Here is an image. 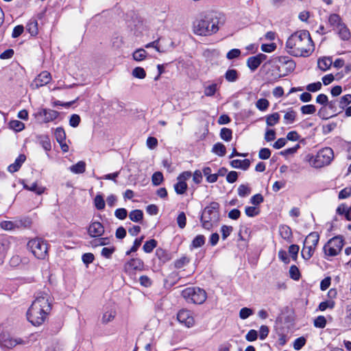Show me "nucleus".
<instances>
[{
  "mask_svg": "<svg viewBox=\"0 0 351 351\" xmlns=\"http://www.w3.org/2000/svg\"><path fill=\"white\" fill-rule=\"evenodd\" d=\"M279 232L282 238L284 239H289L292 236L291 228L286 225H282L280 226Z\"/></svg>",
  "mask_w": 351,
  "mask_h": 351,
  "instance_id": "c9c22d12",
  "label": "nucleus"
},
{
  "mask_svg": "<svg viewBox=\"0 0 351 351\" xmlns=\"http://www.w3.org/2000/svg\"><path fill=\"white\" fill-rule=\"evenodd\" d=\"M212 152L219 156H223L226 153V148L222 143H217L213 145Z\"/></svg>",
  "mask_w": 351,
  "mask_h": 351,
  "instance_id": "72a5a7b5",
  "label": "nucleus"
},
{
  "mask_svg": "<svg viewBox=\"0 0 351 351\" xmlns=\"http://www.w3.org/2000/svg\"><path fill=\"white\" fill-rule=\"evenodd\" d=\"M287 53L295 57H308L315 49L309 32L300 30L292 34L286 42Z\"/></svg>",
  "mask_w": 351,
  "mask_h": 351,
  "instance_id": "f03ea898",
  "label": "nucleus"
},
{
  "mask_svg": "<svg viewBox=\"0 0 351 351\" xmlns=\"http://www.w3.org/2000/svg\"><path fill=\"white\" fill-rule=\"evenodd\" d=\"M237 191L241 197H244L251 193V189L247 184H241L238 187Z\"/></svg>",
  "mask_w": 351,
  "mask_h": 351,
  "instance_id": "79ce46f5",
  "label": "nucleus"
},
{
  "mask_svg": "<svg viewBox=\"0 0 351 351\" xmlns=\"http://www.w3.org/2000/svg\"><path fill=\"white\" fill-rule=\"evenodd\" d=\"M182 296L188 303L202 304L206 300V291L199 287H190L182 291Z\"/></svg>",
  "mask_w": 351,
  "mask_h": 351,
  "instance_id": "423d86ee",
  "label": "nucleus"
},
{
  "mask_svg": "<svg viewBox=\"0 0 351 351\" xmlns=\"http://www.w3.org/2000/svg\"><path fill=\"white\" fill-rule=\"evenodd\" d=\"M27 248L38 259H45L48 253V245L40 238L31 239L27 243Z\"/></svg>",
  "mask_w": 351,
  "mask_h": 351,
  "instance_id": "0eeeda50",
  "label": "nucleus"
},
{
  "mask_svg": "<svg viewBox=\"0 0 351 351\" xmlns=\"http://www.w3.org/2000/svg\"><path fill=\"white\" fill-rule=\"evenodd\" d=\"M319 240V235L316 232H311L305 239L304 243L307 245L317 247Z\"/></svg>",
  "mask_w": 351,
  "mask_h": 351,
  "instance_id": "5701e85b",
  "label": "nucleus"
},
{
  "mask_svg": "<svg viewBox=\"0 0 351 351\" xmlns=\"http://www.w3.org/2000/svg\"><path fill=\"white\" fill-rule=\"evenodd\" d=\"M27 30L32 36H36L38 34V23L36 19H31L26 26Z\"/></svg>",
  "mask_w": 351,
  "mask_h": 351,
  "instance_id": "c85d7f7f",
  "label": "nucleus"
},
{
  "mask_svg": "<svg viewBox=\"0 0 351 351\" xmlns=\"http://www.w3.org/2000/svg\"><path fill=\"white\" fill-rule=\"evenodd\" d=\"M31 221L29 219H16L14 221H2L0 227L4 230L12 231L22 228L30 226Z\"/></svg>",
  "mask_w": 351,
  "mask_h": 351,
  "instance_id": "1a4fd4ad",
  "label": "nucleus"
},
{
  "mask_svg": "<svg viewBox=\"0 0 351 351\" xmlns=\"http://www.w3.org/2000/svg\"><path fill=\"white\" fill-rule=\"evenodd\" d=\"M290 277L295 280H298L300 278V273L298 268L295 265H291L289 269Z\"/></svg>",
  "mask_w": 351,
  "mask_h": 351,
  "instance_id": "5fc2aeb1",
  "label": "nucleus"
},
{
  "mask_svg": "<svg viewBox=\"0 0 351 351\" xmlns=\"http://www.w3.org/2000/svg\"><path fill=\"white\" fill-rule=\"evenodd\" d=\"M188 188L187 184L186 182H182L180 180H178L177 183L174 184V189L177 194L182 195L184 194Z\"/></svg>",
  "mask_w": 351,
  "mask_h": 351,
  "instance_id": "f704fd0d",
  "label": "nucleus"
},
{
  "mask_svg": "<svg viewBox=\"0 0 351 351\" xmlns=\"http://www.w3.org/2000/svg\"><path fill=\"white\" fill-rule=\"evenodd\" d=\"M51 80V74L48 71H43L33 80L31 87L33 89L38 88L49 83Z\"/></svg>",
  "mask_w": 351,
  "mask_h": 351,
  "instance_id": "4468645a",
  "label": "nucleus"
},
{
  "mask_svg": "<svg viewBox=\"0 0 351 351\" xmlns=\"http://www.w3.org/2000/svg\"><path fill=\"white\" fill-rule=\"evenodd\" d=\"M328 22L331 26L333 27V29H335L338 28L339 26L342 24L341 17L337 14H332L330 15L328 19Z\"/></svg>",
  "mask_w": 351,
  "mask_h": 351,
  "instance_id": "2f4dec72",
  "label": "nucleus"
},
{
  "mask_svg": "<svg viewBox=\"0 0 351 351\" xmlns=\"http://www.w3.org/2000/svg\"><path fill=\"white\" fill-rule=\"evenodd\" d=\"M156 255L160 260L164 262L169 260V256L167 252L162 248H158L156 250Z\"/></svg>",
  "mask_w": 351,
  "mask_h": 351,
  "instance_id": "e2e57ef3",
  "label": "nucleus"
},
{
  "mask_svg": "<svg viewBox=\"0 0 351 351\" xmlns=\"http://www.w3.org/2000/svg\"><path fill=\"white\" fill-rule=\"evenodd\" d=\"M230 164L233 168L241 169L243 170H247L250 165V162L248 159H245L243 160L236 159V160H232Z\"/></svg>",
  "mask_w": 351,
  "mask_h": 351,
  "instance_id": "aec40b11",
  "label": "nucleus"
},
{
  "mask_svg": "<svg viewBox=\"0 0 351 351\" xmlns=\"http://www.w3.org/2000/svg\"><path fill=\"white\" fill-rule=\"evenodd\" d=\"M219 85L217 83H211L204 86V94L206 97H212L215 95L219 90Z\"/></svg>",
  "mask_w": 351,
  "mask_h": 351,
  "instance_id": "a211bd4d",
  "label": "nucleus"
},
{
  "mask_svg": "<svg viewBox=\"0 0 351 351\" xmlns=\"http://www.w3.org/2000/svg\"><path fill=\"white\" fill-rule=\"evenodd\" d=\"M54 135L58 143H62L66 140V134L62 128H57Z\"/></svg>",
  "mask_w": 351,
  "mask_h": 351,
  "instance_id": "a19ab883",
  "label": "nucleus"
},
{
  "mask_svg": "<svg viewBox=\"0 0 351 351\" xmlns=\"http://www.w3.org/2000/svg\"><path fill=\"white\" fill-rule=\"evenodd\" d=\"M51 298L48 289L37 291L35 300L27 312L28 321L36 326L42 325L51 311Z\"/></svg>",
  "mask_w": 351,
  "mask_h": 351,
  "instance_id": "f257e3e1",
  "label": "nucleus"
},
{
  "mask_svg": "<svg viewBox=\"0 0 351 351\" xmlns=\"http://www.w3.org/2000/svg\"><path fill=\"white\" fill-rule=\"evenodd\" d=\"M69 170L75 174L82 173L86 171V163L84 161H79L75 165L71 166Z\"/></svg>",
  "mask_w": 351,
  "mask_h": 351,
  "instance_id": "bb28decb",
  "label": "nucleus"
},
{
  "mask_svg": "<svg viewBox=\"0 0 351 351\" xmlns=\"http://www.w3.org/2000/svg\"><path fill=\"white\" fill-rule=\"evenodd\" d=\"M351 103V94H347L341 97L338 101L339 107L341 110L345 109V108Z\"/></svg>",
  "mask_w": 351,
  "mask_h": 351,
  "instance_id": "4c0bfd02",
  "label": "nucleus"
},
{
  "mask_svg": "<svg viewBox=\"0 0 351 351\" xmlns=\"http://www.w3.org/2000/svg\"><path fill=\"white\" fill-rule=\"evenodd\" d=\"M322 83L320 82L309 84L306 86V89L312 93L317 92L322 88Z\"/></svg>",
  "mask_w": 351,
  "mask_h": 351,
  "instance_id": "680f3d73",
  "label": "nucleus"
},
{
  "mask_svg": "<svg viewBox=\"0 0 351 351\" xmlns=\"http://www.w3.org/2000/svg\"><path fill=\"white\" fill-rule=\"evenodd\" d=\"M351 196V186L346 187L342 189L339 193V199H346Z\"/></svg>",
  "mask_w": 351,
  "mask_h": 351,
  "instance_id": "774afa93",
  "label": "nucleus"
},
{
  "mask_svg": "<svg viewBox=\"0 0 351 351\" xmlns=\"http://www.w3.org/2000/svg\"><path fill=\"white\" fill-rule=\"evenodd\" d=\"M315 249V247L304 243V246L301 252L302 258L305 260H309L313 256Z\"/></svg>",
  "mask_w": 351,
  "mask_h": 351,
  "instance_id": "412c9836",
  "label": "nucleus"
},
{
  "mask_svg": "<svg viewBox=\"0 0 351 351\" xmlns=\"http://www.w3.org/2000/svg\"><path fill=\"white\" fill-rule=\"evenodd\" d=\"M157 246V241L155 239L147 241L143 246V250L145 253H151Z\"/></svg>",
  "mask_w": 351,
  "mask_h": 351,
  "instance_id": "ea45409f",
  "label": "nucleus"
},
{
  "mask_svg": "<svg viewBox=\"0 0 351 351\" xmlns=\"http://www.w3.org/2000/svg\"><path fill=\"white\" fill-rule=\"evenodd\" d=\"M334 159V152L332 148L326 147L319 149L315 155L308 154L306 161L314 168L319 169L329 165Z\"/></svg>",
  "mask_w": 351,
  "mask_h": 351,
  "instance_id": "20e7f679",
  "label": "nucleus"
},
{
  "mask_svg": "<svg viewBox=\"0 0 351 351\" xmlns=\"http://www.w3.org/2000/svg\"><path fill=\"white\" fill-rule=\"evenodd\" d=\"M219 219V204L215 202H211L204 209L200 217L202 226L208 230L217 226Z\"/></svg>",
  "mask_w": 351,
  "mask_h": 351,
  "instance_id": "39448f33",
  "label": "nucleus"
},
{
  "mask_svg": "<svg viewBox=\"0 0 351 351\" xmlns=\"http://www.w3.org/2000/svg\"><path fill=\"white\" fill-rule=\"evenodd\" d=\"M40 144L43 149L46 151H49L51 149V144L49 137L47 135H40L38 136Z\"/></svg>",
  "mask_w": 351,
  "mask_h": 351,
  "instance_id": "cd10ccee",
  "label": "nucleus"
},
{
  "mask_svg": "<svg viewBox=\"0 0 351 351\" xmlns=\"http://www.w3.org/2000/svg\"><path fill=\"white\" fill-rule=\"evenodd\" d=\"M132 75L138 79H144L146 77V72L142 67H136L132 71Z\"/></svg>",
  "mask_w": 351,
  "mask_h": 351,
  "instance_id": "3c124183",
  "label": "nucleus"
},
{
  "mask_svg": "<svg viewBox=\"0 0 351 351\" xmlns=\"http://www.w3.org/2000/svg\"><path fill=\"white\" fill-rule=\"evenodd\" d=\"M220 137L226 141H230L232 137V130L227 128H222L220 132Z\"/></svg>",
  "mask_w": 351,
  "mask_h": 351,
  "instance_id": "49530a36",
  "label": "nucleus"
},
{
  "mask_svg": "<svg viewBox=\"0 0 351 351\" xmlns=\"http://www.w3.org/2000/svg\"><path fill=\"white\" fill-rule=\"evenodd\" d=\"M303 114H313L316 112V108L313 104L302 106L300 108Z\"/></svg>",
  "mask_w": 351,
  "mask_h": 351,
  "instance_id": "603ef678",
  "label": "nucleus"
},
{
  "mask_svg": "<svg viewBox=\"0 0 351 351\" xmlns=\"http://www.w3.org/2000/svg\"><path fill=\"white\" fill-rule=\"evenodd\" d=\"M343 245V239L341 236H337L330 239L324 246L325 255L328 256L338 255L341 251Z\"/></svg>",
  "mask_w": 351,
  "mask_h": 351,
  "instance_id": "6e6552de",
  "label": "nucleus"
},
{
  "mask_svg": "<svg viewBox=\"0 0 351 351\" xmlns=\"http://www.w3.org/2000/svg\"><path fill=\"white\" fill-rule=\"evenodd\" d=\"M245 213L247 216L253 217L258 215L260 213V210L255 206H247L245 209Z\"/></svg>",
  "mask_w": 351,
  "mask_h": 351,
  "instance_id": "4d7b16f0",
  "label": "nucleus"
},
{
  "mask_svg": "<svg viewBox=\"0 0 351 351\" xmlns=\"http://www.w3.org/2000/svg\"><path fill=\"white\" fill-rule=\"evenodd\" d=\"M278 62L282 64L287 66V70L289 72L293 71L295 68V62L287 56H280L278 58Z\"/></svg>",
  "mask_w": 351,
  "mask_h": 351,
  "instance_id": "6ab92c4d",
  "label": "nucleus"
},
{
  "mask_svg": "<svg viewBox=\"0 0 351 351\" xmlns=\"http://www.w3.org/2000/svg\"><path fill=\"white\" fill-rule=\"evenodd\" d=\"M269 101L266 99H259L256 103V107L261 111L266 110L269 107Z\"/></svg>",
  "mask_w": 351,
  "mask_h": 351,
  "instance_id": "8fccbe9b",
  "label": "nucleus"
},
{
  "mask_svg": "<svg viewBox=\"0 0 351 351\" xmlns=\"http://www.w3.org/2000/svg\"><path fill=\"white\" fill-rule=\"evenodd\" d=\"M177 319L180 324L188 328L192 327L195 324V319L192 313L189 310H180L177 315Z\"/></svg>",
  "mask_w": 351,
  "mask_h": 351,
  "instance_id": "ddd939ff",
  "label": "nucleus"
},
{
  "mask_svg": "<svg viewBox=\"0 0 351 351\" xmlns=\"http://www.w3.org/2000/svg\"><path fill=\"white\" fill-rule=\"evenodd\" d=\"M332 63V59L330 58H319L317 62V66L319 69L323 71H327L330 69L331 64Z\"/></svg>",
  "mask_w": 351,
  "mask_h": 351,
  "instance_id": "a878e982",
  "label": "nucleus"
},
{
  "mask_svg": "<svg viewBox=\"0 0 351 351\" xmlns=\"http://www.w3.org/2000/svg\"><path fill=\"white\" fill-rule=\"evenodd\" d=\"M297 113L292 108H289L285 112L284 114V123L286 125L292 124L296 119Z\"/></svg>",
  "mask_w": 351,
  "mask_h": 351,
  "instance_id": "4be33fe9",
  "label": "nucleus"
},
{
  "mask_svg": "<svg viewBox=\"0 0 351 351\" xmlns=\"http://www.w3.org/2000/svg\"><path fill=\"white\" fill-rule=\"evenodd\" d=\"M109 243V239L107 237H102L97 240H94L90 242L93 247L106 245Z\"/></svg>",
  "mask_w": 351,
  "mask_h": 351,
  "instance_id": "052dcab7",
  "label": "nucleus"
},
{
  "mask_svg": "<svg viewBox=\"0 0 351 351\" xmlns=\"http://www.w3.org/2000/svg\"><path fill=\"white\" fill-rule=\"evenodd\" d=\"M9 127L15 132H21L25 128V124L21 121L12 120L9 123Z\"/></svg>",
  "mask_w": 351,
  "mask_h": 351,
  "instance_id": "e433bc0d",
  "label": "nucleus"
},
{
  "mask_svg": "<svg viewBox=\"0 0 351 351\" xmlns=\"http://www.w3.org/2000/svg\"><path fill=\"white\" fill-rule=\"evenodd\" d=\"M205 243V237L204 235L199 234L196 236L192 241V247L197 248L202 247Z\"/></svg>",
  "mask_w": 351,
  "mask_h": 351,
  "instance_id": "a18cd8bd",
  "label": "nucleus"
},
{
  "mask_svg": "<svg viewBox=\"0 0 351 351\" xmlns=\"http://www.w3.org/2000/svg\"><path fill=\"white\" fill-rule=\"evenodd\" d=\"M337 213L341 215H343L348 221H351V207L348 208L342 204L337 207Z\"/></svg>",
  "mask_w": 351,
  "mask_h": 351,
  "instance_id": "393cba45",
  "label": "nucleus"
},
{
  "mask_svg": "<svg viewBox=\"0 0 351 351\" xmlns=\"http://www.w3.org/2000/svg\"><path fill=\"white\" fill-rule=\"evenodd\" d=\"M27 342L21 338H14L9 335L3 334L0 335V346L11 349L16 345H23Z\"/></svg>",
  "mask_w": 351,
  "mask_h": 351,
  "instance_id": "f8f14e48",
  "label": "nucleus"
},
{
  "mask_svg": "<svg viewBox=\"0 0 351 351\" xmlns=\"http://www.w3.org/2000/svg\"><path fill=\"white\" fill-rule=\"evenodd\" d=\"M189 263V258L186 256H182L179 259H177L174 262V267L177 269H180L183 267L184 265Z\"/></svg>",
  "mask_w": 351,
  "mask_h": 351,
  "instance_id": "13d9d810",
  "label": "nucleus"
},
{
  "mask_svg": "<svg viewBox=\"0 0 351 351\" xmlns=\"http://www.w3.org/2000/svg\"><path fill=\"white\" fill-rule=\"evenodd\" d=\"M143 211L138 209L132 210L129 214V218L134 222H139L143 219Z\"/></svg>",
  "mask_w": 351,
  "mask_h": 351,
  "instance_id": "7c9ffc66",
  "label": "nucleus"
},
{
  "mask_svg": "<svg viewBox=\"0 0 351 351\" xmlns=\"http://www.w3.org/2000/svg\"><path fill=\"white\" fill-rule=\"evenodd\" d=\"M26 157L24 154L19 155L14 162L8 166V170L10 173H14L19 170L22 164L25 161Z\"/></svg>",
  "mask_w": 351,
  "mask_h": 351,
  "instance_id": "f3484780",
  "label": "nucleus"
},
{
  "mask_svg": "<svg viewBox=\"0 0 351 351\" xmlns=\"http://www.w3.org/2000/svg\"><path fill=\"white\" fill-rule=\"evenodd\" d=\"M226 80L229 82H236L239 78V74L236 69H228L224 75Z\"/></svg>",
  "mask_w": 351,
  "mask_h": 351,
  "instance_id": "c756f323",
  "label": "nucleus"
},
{
  "mask_svg": "<svg viewBox=\"0 0 351 351\" xmlns=\"http://www.w3.org/2000/svg\"><path fill=\"white\" fill-rule=\"evenodd\" d=\"M299 246L295 244L291 245L289 247V254L291 255L293 261H296L299 252Z\"/></svg>",
  "mask_w": 351,
  "mask_h": 351,
  "instance_id": "bf43d9fd",
  "label": "nucleus"
},
{
  "mask_svg": "<svg viewBox=\"0 0 351 351\" xmlns=\"http://www.w3.org/2000/svg\"><path fill=\"white\" fill-rule=\"evenodd\" d=\"M219 30V19L216 16L207 14L197 19L193 23V32L198 36H208Z\"/></svg>",
  "mask_w": 351,
  "mask_h": 351,
  "instance_id": "7ed1b4c3",
  "label": "nucleus"
},
{
  "mask_svg": "<svg viewBox=\"0 0 351 351\" xmlns=\"http://www.w3.org/2000/svg\"><path fill=\"white\" fill-rule=\"evenodd\" d=\"M339 36L344 40H348L350 37V33L348 28L342 23L338 28L335 29Z\"/></svg>",
  "mask_w": 351,
  "mask_h": 351,
  "instance_id": "b1692460",
  "label": "nucleus"
},
{
  "mask_svg": "<svg viewBox=\"0 0 351 351\" xmlns=\"http://www.w3.org/2000/svg\"><path fill=\"white\" fill-rule=\"evenodd\" d=\"M147 51L143 49H138L133 53V58L136 61H142L147 56Z\"/></svg>",
  "mask_w": 351,
  "mask_h": 351,
  "instance_id": "37998d69",
  "label": "nucleus"
},
{
  "mask_svg": "<svg viewBox=\"0 0 351 351\" xmlns=\"http://www.w3.org/2000/svg\"><path fill=\"white\" fill-rule=\"evenodd\" d=\"M247 65L252 71H254L261 65V63L256 56H252L247 58Z\"/></svg>",
  "mask_w": 351,
  "mask_h": 351,
  "instance_id": "58836bf2",
  "label": "nucleus"
},
{
  "mask_svg": "<svg viewBox=\"0 0 351 351\" xmlns=\"http://www.w3.org/2000/svg\"><path fill=\"white\" fill-rule=\"evenodd\" d=\"M58 115L59 112L58 111L46 108L39 109L34 114V117L38 121L45 123L54 121Z\"/></svg>",
  "mask_w": 351,
  "mask_h": 351,
  "instance_id": "9b49d317",
  "label": "nucleus"
},
{
  "mask_svg": "<svg viewBox=\"0 0 351 351\" xmlns=\"http://www.w3.org/2000/svg\"><path fill=\"white\" fill-rule=\"evenodd\" d=\"M163 181V175L160 171L154 173L152 177V182L154 186L160 185Z\"/></svg>",
  "mask_w": 351,
  "mask_h": 351,
  "instance_id": "de8ad7c7",
  "label": "nucleus"
},
{
  "mask_svg": "<svg viewBox=\"0 0 351 351\" xmlns=\"http://www.w3.org/2000/svg\"><path fill=\"white\" fill-rule=\"evenodd\" d=\"M253 314V311L251 308L244 307L240 310L239 317L242 319H245Z\"/></svg>",
  "mask_w": 351,
  "mask_h": 351,
  "instance_id": "69168bd1",
  "label": "nucleus"
},
{
  "mask_svg": "<svg viewBox=\"0 0 351 351\" xmlns=\"http://www.w3.org/2000/svg\"><path fill=\"white\" fill-rule=\"evenodd\" d=\"M177 223L180 228H184L186 224V217L184 212H181L177 217Z\"/></svg>",
  "mask_w": 351,
  "mask_h": 351,
  "instance_id": "338daca9",
  "label": "nucleus"
},
{
  "mask_svg": "<svg viewBox=\"0 0 351 351\" xmlns=\"http://www.w3.org/2000/svg\"><path fill=\"white\" fill-rule=\"evenodd\" d=\"M87 231L90 237L97 238L101 237L105 230L101 223L99 221H93L88 226Z\"/></svg>",
  "mask_w": 351,
  "mask_h": 351,
  "instance_id": "2eb2a0df",
  "label": "nucleus"
},
{
  "mask_svg": "<svg viewBox=\"0 0 351 351\" xmlns=\"http://www.w3.org/2000/svg\"><path fill=\"white\" fill-rule=\"evenodd\" d=\"M160 38L153 41V42H151V43H147V45H145V48H150V47H153L159 53H165L167 51V50L162 47H161V46L159 45V42H160Z\"/></svg>",
  "mask_w": 351,
  "mask_h": 351,
  "instance_id": "c03bdc74",
  "label": "nucleus"
},
{
  "mask_svg": "<svg viewBox=\"0 0 351 351\" xmlns=\"http://www.w3.org/2000/svg\"><path fill=\"white\" fill-rule=\"evenodd\" d=\"M314 326L319 328H324L326 325V319L323 315H319L314 319Z\"/></svg>",
  "mask_w": 351,
  "mask_h": 351,
  "instance_id": "09e8293b",
  "label": "nucleus"
},
{
  "mask_svg": "<svg viewBox=\"0 0 351 351\" xmlns=\"http://www.w3.org/2000/svg\"><path fill=\"white\" fill-rule=\"evenodd\" d=\"M117 315L115 309L112 307H106L101 316V323L107 324L114 320Z\"/></svg>",
  "mask_w": 351,
  "mask_h": 351,
  "instance_id": "dca6fc26",
  "label": "nucleus"
},
{
  "mask_svg": "<svg viewBox=\"0 0 351 351\" xmlns=\"http://www.w3.org/2000/svg\"><path fill=\"white\" fill-rule=\"evenodd\" d=\"M335 306V302L332 300H327L324 302H322L319 304V310L321 311H324L327 308H333Z\"/></svg>",
  "mask_w": 351,
  "mask_h": 351,
  "instance_id": "6e6d98bb",
  "label": "nucleus"
},
{
  "mask_svg": "<svg viewBox=\"0 0 351 351\" xmlns=\"http://www.w3.org/2000/svg\"><path fill=\"white\" fill-rule=\"evenodd\" d=\"M280 114L278 112H274L267 116L266 123L268 126H274L279 122Z\"/></svg>",
  "mask_w": 351,
  "mask_h": 351,
  "instance_id": "473e14b6",
  "label": "nucleus"
},
{
  "mask_svg": "<svg viewBox=\"0 0 351 351\" xmlns=\"http://www.w3.org/2000/svg\"><path fill=\"white\" fill-rule=\"evenodd\" d=\"M145 265L143 261L138 258H134L126 261L123 265L124 272L129 275H135L137 271H141L144 269Z\"/></svg>",
  "mask_w": 351,
  "mask_h": 351,
  "instance_id": "9d476101",
  "label": "nucleus"
},
{
  "mask_svg": "<svg viewBox=\"0 0 351 351\" xmlns=\"http://www.w3.org/2000/svg\"><path fill=\"white\" fill-rule=\"evenodd\" d=\"M232 227L229 226L223 225L221 228V237L223 240H225L227 239V237L230 234V233L232 232Z\"/></svg>",
  "mask_w": 351,
  "mask_h": 351,
  "instance_id": "0e129e2a",
  "label": "nucleus"
},
{
  "mask_svg": "<svg viewBox=\"0 0 351 351\" xmlns=\"http://www.w3.org/2000/svg\"><path fill=\"white\" fill-rule=\"evenodd\" d=\"M95 206L98 210L105 208V201L101 195H97L94 199Z\"/></svg>",
  "mask_w": 351,
  "mask_h": 351,
  "instance_id": "864d4df0",
  "label": "nucleus"
}]
</instances>
